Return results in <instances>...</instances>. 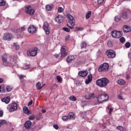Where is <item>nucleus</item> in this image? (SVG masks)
I'll return each mask as SVG.
<instances>
[{
	"label": "nucleus",
	"mask_w": 131,
	"mask_h": 131,
	"mask_svg": "<svg viewBox=\"0 0 131 131\" xmlns=\"http://www.w3.org/2000/svg\"><path fill=\"white\" fill-rule=\"evenodd\" d=\"M108 83H109V80L107 78H102L96 81V84L100 88H105Z\"/></svg>",
	"instance_id": "f257e3e1"
},
{
	"label": "nucleus",
	"mask_w": 131,
	"mask_h": 131,
	"mask_svg": "<svg viewBox=\"0 0 131 131\" xmlns=\"http://www.w3.org/2000/svg\"><path fill=\"white\" fill-rule=\"evenodd\" d=\"M67 18H68L69 19V24H67V26L69 28H70V29H73V28H74V26L75 25V19H74V17H73L71 14H67Z\"/></svg>",
	"instance_id": "f03ea898"
},
{
	"label": "nucleus",
	"mask_w": 131,
	"mask_h": 131,
	"mask_svg": "<svg viewBox=\"0 0 131 131\" xmlns=\"http://www.w3.org/2000/svg\"><path fill=\"white\" fill-rule=\"evenodd\" d=\"M109 100V96L105 93L99 94L97 97V101L98 103H102V102H106Z\"/></svg>",
	"instance_id": "7ed1b4c3"
},
{
	"label": "nucleus",
	"mask_w": 131,
	"mask_h": 131,
	"mask_svg": "<svg viewBox=\"0 0 131 131\" xmlns=\"http://www.w3.org/2000/svg\"><path fill=\"white\" fill-rule=\"evenodd\" d=\"M122 17L123 19L131 20V11L129 9H125L122 13Z\"/></svg>",
	"instance_id": "20e7f679"
},
{
	"label": "nucleus",
	"mask_w": 131,
	"mask_h": 131,
	"mask_svg": "<svg viewBox=\"0 0 131 131\" xmlns=\"http://www.w3.org/2000/svg\"><path fill=\"white\" fill-rule=\"evenodd\" d=\"M109 70V64L106 62L100 65L98 68L99 72H107Z\"/></svg>",
	"instance_id": "39448f33"
},
{
	"label": "nucleus",
	"mask_w": 131,
	"mask_h": 131,
	"mask_svg": "<svg viewBox=\"0 0 131 131\" xmlns=\"http://www.w3.org/2000/svg\"><path fill=\"white\" fill-rule=\"evenodd\" d=\"M111 35L114 38H120L122 36V31L114 30L111 32Z\"/></svg>",
	"instance_id": "423d86ee"
},
{
	"label": "nucleus",
	"mask_w": 131,
	"mask_h": 131,
	"mask_svg": "<svg viewBox=\"0 0 131 131\" xmlns=\"http://www.w3.org/2000/svg\"><path fill=\"white\" fill-rule=\"evenodd\" d=\"M25 12L26 14L30 15V16H32L34 14L35 11L31 8V6L28 5L25 8Z\"/></svg>",
	"instance_id": "0eeeda50"
},
{
	"label": "nucleus",
	"mask_w": 131,
	"mask_h": 131,
	"mask_svg": "<svg viewBox=\"0 0 131 131\" xmlns=\"http://www.w3.org/2000/svg\"><path fill=\"white\" fill-rule=\"evenodd\" d=\"M67 51H68V47H67V46H64L61 48L60 54L61 55V57H66V56L68 55Z\"/></svg>",
	"instance_id": "6e6552de"
},
{
	"label": "nucleus",
	"mask_w": 131,
	"mask_h": 131,
	"mask_svg": "<svg viewBox=\"0 0 131 131\" xmlns=\"http://www.w3.org/2000/svg\"><path fill=\"white\" fill-rule=\"evenodd\" d=\"M12 38H14V36L11 33H6L3 36V39L4 40L10 41L12 40Z\"/></svg>",
	"instance_id": "1a4fd4ad"
},
{
	"label": "nucleus",
	"mask_w": 131,
	"mask_h": 131,
	"mask_svg": "<svg viewBox=\"0 0 131 131\" xmlns=\"http://www.w3.org/2000/svg\"><path fill=\"white\" fill-rule=\"evenodd\" d=\"M27 54L28 56H32V57H34L35 56H36L37 55V48H34L32 50H29L27 52Z\"/></svg>",
	"instance_id": "9d476101"
},
{
	"label": "nucleus",
	"mask_w": 131,
	"mask_h": 131,
	"mask_svg": "<svg viewBox=\"0 0 131 131\" xmlns=\"http://www.w3.org/2000/svg\"><path fill=\"white\" fill-rule=\"evenodd\" d=\"M28 31L31 34H34L37 31V28L34 26V25H30L28 28Z\"/></svg>",
	"instance_id": "9b49d317"
},
{
	"label": "nucleus",
	"mask_w": 131,
	"mask_h": 131,
	"mask_svg": "<svg viewBox=\"0 0 131 131\" xmlns=\"http://www.w3.org/2000/svg\"><path fill=\"white\" fill-rule=\"evenodd\" d=\"M106 54L107 57H108V58H115V56H116L115 51L112 50H107V51L106 52Z\"/></svg>",
	"instance_id": "f8f14e48"
},
{
	"label": "nucleus",
	"mask_w": 131,
	"mask_h": 131,
	"mask_svg": "<svg viewBox=\"0 0 131 131\" xmlns=\"http://www.w3.org/2000/svg\"><path fill=\"white\" fill-rule=\"evenodd\" d=\"M43 29L45 30L46 34L49 35V34H50V29L49 28V24L47 22H45L43 23Z\"/></svg>",
	"instance_id": "ddd939ff"
},
{
	"label": "nucleus",
	"mask_w": 131,
	"mask_h": 131,
	"mask_svg": "<svg viewBox=\"0 0 131 131\" xmlns=\"http://www.w3.org/2000/svg\"><path fill=\"white\" fill-rule=\"evenodd\" d=\"M18 109L17 104L15 102L12 103L10 104V107L9 108V112H13L14 111H16Z\"/></svg>",
	"instance_id": "4468645a"
},
{
	"label": "nucleus",
	"mask_w": 131,
	"mask_h": 131,
	"mask_svg": "<svg viewBox=\"0 0 131 131\" xmlns=\"http://www.w3.org/2000/svg\"><path fill=\"white\" fill-rule=\"evenodd\" d=\"M2 61L4 66H9V61H8V55L5 54L2 56Z\"/></svg>",
	"instance_id": "2eb2a0df"
},
{
	"label": "nucleus",
	"mask_w": 131,
	"mask_h": 131,
	"mask_svg": "<svg viewBox=\"0 0 131 131\" xmlns=\"http://www.w3.org/2000/svg\"><path fill=\"white\" fill-rule=\"evenodd\" d=\"M55 21L57 22V23H62L64 21V18L63 16L61 15H58L56 18H55Z\"/></svg>",
	"instance_id": "dca6fc26"
},
{
	"label": "nucleus",
	"mask_w": 131,
	"mask_h": 131,
	"mask_svg": "<svg viewBox=\"0 0 131 131\" xmlns=\"http://www.w3.org/2000/svg\"><path fill=\"white\" fill-rule=\"evenodd\" d=\"M89 72L88 71H80L78 73L79 76H81V77H85L88 74Z\"/></svg>",
	"instance_id": "f3484780"
},
{
	"label": "nucleus",
	"mask_w": 131,
	"mask_h": 131,
	"mask_svg": "<svg viewBox=\"0 0 131 131\" xmlns=\"http://www.w3.org/2000/svg\"><path fill=\"white\" fill-rule=\"evenodd\" d=\"M32 122L31 121H30V120H28L25 123V127L27 129H29V128H30V127H31V124H32Z\"/></svg>",
	"instance_id": "a211bd4d"
},
{
	"label": "nucleus",
	"mask_w": 131,
	"mask_h": 131,
	"mask_svg": "<svg viewBox=\"0 0 131 131\" xmlns=\"http://www.w3.org/2000/svg\"><path fill=\"white\" fill-rule=\"evenodd\" d=\"M23 111H24V113H25V114H27V115H30V114H32L31 111H29V110H28V107L27 106L24 107Z\"/></svg>",
	"instance_id": "6ab92c4d"
},
{
	"label": "nucleus",
	"mask_w": 131,
	"mask_h": 131,
	"mask_svg": "<svg viewBox=\"0 0 131 131\" xmlns=\"http://www.w3.org/2000/svg\"><path fill=\"white\" fill-rule=\"evenodd\" d=\"M92 80H93V75L92 74L89 75L88 76V79H86L85 81V83L86 84H89V83H90Z\"/></svg>",
	"instance_id": "aec40b11"
},
{
	"label": "nucleus",
	"mask_w": 131,
	"mask_h": 131,
	"mask_svg": "<svg viewBox=\"0 0 131 131\" xmlns=\"http://www.w3.org/2000/svg\"><path fill=\"white\" fill-rule=\"evenodd\" d=\"M131 31V28L130 27H128L127 25H124L123 28V32L125 33H127V32H129V31Z\"/></svg>",
	"instance_id": "412c9836"
},
{
	"label": "nucleus",
	"mask_w": 131,
	"mask_h": 131,
	"mask_svg": "<svg viewBox=\"0 0 131 131\" xmlns=\"http://www.w3.org/2000/svg\"><path fill=\"white\" fill-rule=\"evenodd\" d=\"M92 98H95V94H88L85 96V99L86 100H91Z\"/></svg>",
	"instance_id": "4be33fe9"
},
{
	"label": "nucleus",
	"mask_w": 131,
	"mask_h": 131,
	"mask_svg": "<svg viewBox=\"0 0 131 131\" xmlns=\"http://www.w3.org/2000/svg\"><path fill=\"white\" fill-rule=\"evenodd\" d=\"M10 97H4L1 99L2 102H4V103H6V104H9V103H10Z\"/></svg>",
	"instance_id": "5701e85b"
},
{
	"label": "nucleus",
	"mask_w": 131,
	"mask_h": 131,
	"mask_svg": "<svg viewBox=\"0 0 131 131\" xmlns=\"http://www.w3.org/2000/svg\"><path fill=\"white\" fill-rule=\"evenodd\" d=\"M74 59H75L74 56L70 55L68 56V57L67 58V62H68V63H70V62H72V61H73Z\"/></svg>",
	"instance_id": "b1692460"
},
{
	"label": "nucleus",
	"mask_w": 131,
	"mask_h": 131,
	"mask_svg": "<svg viewBox=\"0 0 131 131\" xmlns=\"http://www.w3.org/2000/svg\"><path fill=\"white\" fill-rule=\"evenodd\" d=\"M45 85H46V84H44L41 86V83H40V82H37L36 84V86L37 90H41V89H42Z\"/></svg>",
	"instance_id": "393cba45"
},
{
	"label": "nucleus",
	"mask_w": 131,
	"mask_h": 131,
	"mask_svg": "<svg viewBox=\"0 0 131 131\" xmlns=\"http://www.w3.org/2000/svg\"><path fill=\"white\" fill-rule=\"evenodd\" d=\"M117 83L120 85H124L125 84V81L122 79H120L117 81Z\"/></svg>",
	"instance_id": "a878e982"
},
{
	"label": "nucleus",
	"mask_w": 131,
	"mask_h": 131,
	"mask_svg": "<svg viewBox=\"0 0 131 131\" xmlns=\"http://www.w3.org/2000/svg\"><path fill=\"white\" fill-rule=\"evenodd\" d=\"M0 93H6V87L5 86V85H0Z\"/></svg>",
	"instance_id": "bb28decb"
},
{
	"label": "nucleus",
	"mask_w": 131,
	"mask_h": 131,
	"mask_svg": "<svg viewBox=\"0 0 131 131\" xmlns=\"http://www.w3.org/2000/svg\"><path fill=\"white\" fill-rule=\"evenodd\" d=\"M4 124L8 125V122L6 120H0V127L4 125Z\"/></svg>",
	"instance_id": "cd10ccee"
},
{
	"label": "nucleus",
	"mask_w": 131,
	"mask_h": 131,
	"mask_svg": "<svg viewBox=\"0 0 131 131\" xmlns=\"http://www.w3.org/2000/svg\"><path fill=\"white\" fill-rule=\"evenodd\" d=\"M74 113L70 112L68 115L69 119H74Z\"/></svg>",
	"instance_id": "c85d7f7f"
},
{
	"label": "nucleus",
	"mask_w": 131,
	"mask_h": 131,
	"mask_svg": "<svg viewBox=\"0 0 131 131\" xmlns=\"http://www.w3.org/2000/svg\"><path fill=\"white\" fill-rule=\"evenodd\" d=\"M91 15H92V11L87 12L85 15L86 19H89L91 17Z\"/></svg>",
	"instance_id": "c756f323"
},
{
	"label": "nucleus",
	"mask_w": 131,
	"mask_h": 131,
	"mask_svg": "<svg viewBox=\"0 0 131 131\" xmlns=\"http://www.w3.org/2000/svg\"><path fill=\"white\" fill-rule=\"evenodd\" d=\"M86 46H88V45L86 44V42H85V41H83L81 43V49H84L86 48Z\"/></svg>",
	"instance_id": "7c9ffc66"
},
{
	"label": "nucleus",
	"mask_w": 131,
	"mask_h": 131,
	"mask_svg": "<svg viewBox=\"0 0 131 131\" xmlns=\"http://www.w3.org/2000/svg\"><path fill=\"white\" fill-rule=\"evenodd\" d=\"M6 91L7 92H11V91H12V90H13V86H10V85H7L6 87Z\"/></svg>",
	"instance_id": "2f4dec72"
},
{
	"label": "nucleus",
	"mask_w": 131,
	"mask_h": 131,
	"mask_svg": "<svg viewBox=\"0 0 131 131\" xmlns=\"http://www.w3.org/2000/svg\"><path fill=\"white\" fill-rule=\"evenodd\" d=\"M4 6H6V1L0 0V7H4Z\"/></svg>",
	"instance_id": "473e14b6"
},
{
	"label": "nucleus",
	"mask_w": 131,
	"mask_h": 131,
	"mask_svg": "<svg viewBox=\"0 0 131 131\" xmlns=\"http://www.w3.org/2000/svg\"><path fill=\"white\" fill-rule=\"evenodd\" d=\"M69 99L71 101H76V100H77V99L76 98V97L74 96H71L69 97Z\"/></svg>",
	"instance_id": "72a5a7b5"
},
{
	"label": "nucleus",
	"mask_w": 131,
	"mask_h": 131,
	"mask_svg": "<svg viewBox=\"0 0 131 131\" xmlns=\"http://www.w3.org/2000/svg\"><path fill=\"white\" fill-rule=\"evenodd\" d=\"M46 9L47 11H51V10L53 9V5L52 6L47 5L46 7Z\"/></svg>",
	"instance_id": "f704fd0d"
},
{
	"label": "nucleus",
	"mask_w": 131,
	"mask_h": 131,
	"mask_svg": "<svg viewBox=\"0 0 131 131\" xmlns=\"http://www.w3.org/2000/svg\"><path fill=\"white\" fill-rule=\"evenodd\" d=\"M117 129H118V130H120V131H123L124 130V127L122 126H119L117 127Z\"/></svg>",
	"instance_id": "c9c22d12"
},
{
	"label": "nucleus",
	"mask_w": 131,
	"mask_h": 131,
	"mask_svg": "<svg viewBox=\"0 0 131 131\" xmlns=\"http://www.w3.org/2000/svg\"><path fill=\"white\" fill-rule=\"evenodd\" d=\"M62 30H63V31H66V32H70V28H66V27H63L62 28Z\"/></svg>",
	"instance_id": "e433bc0d"
},
{
	"label": "nucleus",
	"mask_w": 131,
	"mask_h": 131,
	"mask_svg": "<svg viewBox=\"0 0 131 131\" xmlns=\"http://www.w3.org/2000/svg\"><path fill=\"white\" fill-rule=\"evenodd\" d=\"M75 31H82L83 30V27H76Z\"/></svg>",
	"instance_id": "4c0bfd02"
},
{
	"label": "nucleus",
	"mask_w": 131,
	"mask_h": 131,
	"mask_svg": "<svg viewBox=\"0 0 131 131\" xmlns=\"http://www.w3.org/2000/svg\"><path fill=\"white\" fill-rule=\"evenodd\" d=\"M107 46L109 48H112V47H113V43L111 41H108Z\"/></svg>",
	"instance_id": "58836bf2"
},
{
	"label": "nucleus",
	"mask_w": 131,
	"mask_h": 131,
	"mask_svg": "<svg viewBox=\"0 0 131 131\" xmlns=\"http://www.w3.org/2000/svg\"><path fill=\"white\" fill-rule=\"evenodd\" d=\"M62 120H63V121H66V120L69 119V117H68V116H63L62 117Z\"/></svg>",
	"instance_id": "ea45409f"
},
{
	"label": "nucleus",
	"mask_w": 131,
	"mask_h": 131,
	"mask_svg": "<svg viewBox=\"0 0 131 131\" xmlns=\"http://www.w3.org/2000/svg\"><path fill=\"white\" fill-rule=\"evenodd\" d=\"M35 119V115H31L29 117V120H34V119Z\"/></svg>",
	"instance_id": "a19ab883"
},
{
	"label": "nucleus",
	"mask_w": 131,
	"mask_h": 131,
	"mask_svg": "<svg viewBox=\"0 0 131 131\" xmlns=\"http://www.w3.org/2000/svg\"><path fill=\"white\" fill-rule=\"evenodd\" d=\"M11 31L12 32H14V33H18V32H19V31H20V30L19 29L15 30V29L12 28V29H11Z\"/></svg>",
	"instance_id": "79ce46f5"
},
{
	"label": "nucleus",
	"mask_w": 131,
	"mask_h": 131,
	"mask_svg": "<svg viewBox=\"0 0 131 131\" xmlns=\"http://www.w3.org/2000/svg\"><path fill=\"white\" fill-rule=\"evenodd\" d=\"M108 110H109V114H112V112L113 111V108L110 107V106H108L107 107Z\"/></svg>",
	"instance_id": "37998d69"
},
{
	"label": "nucleus",
	"mask_w": 131,
	"mask_h": 131,
	"mask_svg": "<svg viewBox=\"0 0 131 131\" xmlns=\"http://www.w3.org/2000/svg\"><path fill=\"white\" fill-rule=\"evenodd\" d=\"M114 20L116 22H119V21H120V20H121V18L120 17L115 16L114 18Z\"/></svg>",
	"instance_id": "c03bdc74"
},
{
	"label": "nucleus",
	"mask_w": 131,
	"mask_h": 131,
	"mask_svg": "<svg viewBox=\"0 0 131 131\" xmlns=\"http://www.w3.org/2000/svg\"><path fill=\"white\" fill-rule=\"evenodd\" d=\"M125 47L126 49H128L129 48H130V43L129 42H127L125 44Z\"/></svg>",
	"instance_id": "a18cd8bd"
},
{
	"label": "nucleus",
	"mask_w": 131,
	"mask_h": 131,
	"mask_svg": "<svg viewBox=\"0 0 131 131\" xmlns=\"http://www.w3.org/2000/svg\"><path fill=\"white\" fill-rule=\"evenodd\" d=\"M81 105L82 107H84V106H85L86 105V101L85 100L82 101Z\"/></svg>",
	"instance_id": "49530a36"
},
{
	"label": "nucleus",
	"mask_w": 131,
	"mask_h": 131,
	"mask_svg": "<svg viewBox=\"0 0 131 131\" xmlns=\"http://www.w3.org/2000/svg\"><path fill=\"white\" fill-rule=\"evenodd\" d=\"M57 80H58V82H61L62 81V78L60 77V76H57L56 77Z\"/></svg>",
	"instance_id": "de8ad7c7"
},
{
	"label": "nucleus",
	"mask_w": 131,
	"mask_h": 131,
	"mask_svg": "<svg viewBox=\"0 0 131 131\" xmlns=\"http://www.w3.org/2000/svg\"><path fill=\"white\" fill-rule=\"evenodd\" d=\"M30 67H31L30 64H27V65H25V66L24 67V69H25V70H26V69H29V68H30Z\"/></svg>",
	"instance_id": "09e8293b"
},
{
	"label": "nucleus",
	"mask_w": 131,
	"mask_h": 131,
	"mask_svg": "<svg viewBox=\"0 0 131 131\" xmlns=\"http://www.w3.org/2000/svg\"><path fill=\"white\" fill-rule=\"evenodd\" d=\"M119 40L120 42L123 43V42H124V41H125V38H124V37H122L120 38Z\"/></svg>",
	"instance_id": "8fccbe9b"
},
{
	"label": "nucleus",
	"mask_w": 131,
	"mask_h": 131,
	"mask_svg": "<svg viewBox=\"0 0 131 131\" xmlns=\"http://www.w3.org/2000/svg\"><path fill=\"white\" fill-rule=\"evenodd\" d=\"M70 40V36L69 35H68L66 37L65 41L66 42L69 41Z\"/></svg>",
	"instance_id": "3c124183"
},
{
	"label": "nucleus",
	"mask_w": 131,
	"mask_h": 131,
	"mask_svg": "<svg viewBox=\"0 0 131 131\" xmlns=\"http://www.w3.org/2000/svg\"><path fill=\"white\" fill-rule=\"evenodd\" d=\"M58 11L59 13H62L63 12V8L59 7L58 9Z\"/></svg>",
	"instance_id": "603ef678"
},
{
	"label": "nucleus",
	"mask_w": 131,
	"mask_h": 131,
	"mask_svg": "<svg viewBox=\"0 0 131 131\" xmlns=\"http://www.w3.org/2000/svg\"><path fill=\"white\" fill-rule=\"evenodd\" d=\"M53 127L55 129H59V126L57 124H54L53 125Z\"/></svg>",
	"instance_id": "864d4df0"
},
{
	"label": "nucleus",
	"mask_w": 131,
	"mask_h": 131,
	"mask_svg": "<svg viewBox=\"0 0 131 131\" xmlns=\"http://www.w3.org/2000/svg\"><path fill=\"white\" fill-rule=\"evenodd\" d=\"M24 77H26V76H24V75H20L19 76V79L21 80V79H23V78H24Z\"/></svg>",
	"instance_id": "5fc2aeb1"
},
{
	"label": "nucleus",
	"mask_w": 131,
	"mask_h": 131,
	"mask_svg": "<svg viewBox=\"0 0 131 131\" xmlns=\"http://www.w3.org/2000/svg\"><path fill=\"white\" fill-rule=\"evenodd\" d=\"M14 47L16 50H19V45H17V44L14 43Z\"/></svg>",
	"instance_id": "6e6d98bb"
},
{
	"label": "nucleus",
	"mask_w": 131,
	"mask_h": 131,
	"mask_svg": "<svg viewBox=\"0 0 131 131\" xmlns=\"http://www.w3.org/2000/svg\"><path fill=\"white\" fill-rule=\"evenodd\" d=\"M104 2V0H98L97 1V3L98 5H101Z\"/></svg>",
	"instance_id": "4d7b16f0"
},
{
	"label": "nucleus",
	"mask_w": 131,
	"mask_h": 131,
	"mask_svg": "<svg viewBox=\"0 0 131 131\" xmlns=\"http://www.w3.org/2000/svg\"><path fill=\"white\" fill-rule=\"evenodd\" d=\"M4 116V112L3 111H0V117Z\"/></svg>",
	"instance_id": "13d9d810"
},
{
	"label": "nucleus",
	"mask_w": 131,
	"mask_h": 131,
	"mask_svg": "<svg viewBox=\"0 0 131 131\" xmlns=\"http://www.w3.org/2000/svg\"><path fill=\"white\" fill-rule=\"evenodd\" d=\"M25 26H23V27H21L20 28V30L21 31H24V30H25Z\"/></svg>",
	"instance_id": "bf43d9fd"
},
{
	"label": "nucleus",
	"mask_w": 131,
	"mask_h": 131,
	"mask_svg": "<svg viewBox=\"0 0 131 131\" xmlns=\"http://www.w3.org/2000/svg\"><path fill=\"white\" fill-rule=\"evenodd\" d=\"M17 58L16 57H13V62L14 63H17Z\"/></svg>",
	"instance_id": "052dcab7"
},
{
	"label": "nucleus",
	"mask_w": 131,
	"mask_h": 131,
	"mask_svg": "<svg viewBox=\"0 0 131 131\" xmlns=\"http://www.w3.org/2000/svg\"><path fill=\"white\" fill-rule=\"evenodd\" d=\"M32 103H33V101H32V100L30 101L29 102V103H28V106L31 105V104H32Z\"/></svg>",
	"instance_id": "680f3d73"
},
{
	"label": "nucleus",
	"mask_w": 131,
	"mask_h": 131,
	"mask_svg": "<svg viewBox=\"0 0 131 131\" xmlns=\"http://www.w3.org/2000/svg\"><path fill=\"white\" fill-rule=\"evenodd\" d=\"M130 78V76H129V75L127 74L126 76V79H129Z\"/></svg>",
	"instance_id": "e2e57ef3"
},
{
	"label": "nucleus",
	"mask_w": 131,
	"mask_h": 131,
	"mask_svg": "<svg viewBox=\"0 0 131 131\" xmlns=\"http://www.w3.org/2000/svg\"><path fill=\"white\" fill-rule=\"evenodd\" d=\"M54 57L55 58H58L59 57V55L58 54H55Z\"/></svg>",
	"instance_id": "0e129e2a"
},
{
	"label": "nucleus",
	"mask_w": 131,
	"mask_h": 131,
	"mask_svg": "<svg viewBox=\"0 0 131 131\" xmlns=\"http://www.w3.org/2000/svg\"><path fill=\"white\" fill-rule=\"evenodd\" d=\"M4 82V79L3 78H0V83H3Z\"/></svg>",
	"instance_id": "69168bd1"
},
{
	"label": "nucleus",
	"mask_w": 131,
	"mask_h": 131,
	"mask_svg": "<svg viewBox=\"0 0 131 131\" xmlns=\"http://www.w3.org/2000/svg\"><path fill=\"white\" fill-rule=\"evenodd\" d=\"M42 113H46V112H47V111H46L45 110H42Z\"/></svg>",
	"instance_id": "338daca9"
},
{
	"label": "nucleus",
	"mask_w": 131,
	"mask_h": 131,
	"mask_svg": "<svg viewBox=\"0 0 131 131\" xmlns=\"http://www.w3.org/2000/svg\"><path fill=\"white\" fill-rule=\"evenodd\" d=\"M128 58H129L130 59H131V53H130L128 54Z\"/></svg>",
	"instance_id": "774afa93"
}]
</instances>
